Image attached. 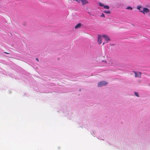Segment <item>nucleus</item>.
I'll return each instance as SVG.
<instances>
[{
	"instance_id": "1",
	"label": "nucleus",
	"mask_w": 150,
	"mask_h": 150,
	"mask_svg": "<svg viewBox=\"0 0 150 150\" xmlns=\"http://www.w3.org/2000/svg\"><path fill=\"white\" fill-rule=\"evenodd\" d=\"M108 84V82L107 81H102L98 83L97 87H101L103 86L107 85Z\"/></svg>"
},
{
	"instance_id": "2",
	"label": "nucleus",
	"mask_w": 150,
	"mask_h": 150,
	"mask_svg": "<svg viewBox=\"0 0 150 150\" xmlns=\"http://www.w3.org/2000/svg\"><path fill=\"white\" fill-rule=\"evenodd\" d=\"M139 12L142 13L144 14L150 12V10L149 9L146 7H144L142 8V10L139 11Z\"/></svg>"
},
{
	"instance_id": "3",
	"label": "nucleus",
	"mask_w": 150,
	"mask_h": 150,
	"mask_svg": "<svg viewBox=\"0 0 150 150\" xmlns=\"http://www.w3.org/2000/svg\"><path fill=\"white\" fill-rule=\"evenodd\" d=\"M133 73L134 74V77L135 78H141L142 73L138 71H133Z\"/></svg>"
},
{
	"instance_id": "4",
	"label": "nucleus",
	"mask_w": 150,
	"mask_h": 150,
	"mask_svg": "<svg viewBox=\"0 0 150 150\" xmlns=\"http://www.w3.org/2000/svg\"><path fill=\"white\" fill-rule=\"evenodd\" d=\"M103 38L104 39L105 42H103V44H104L105 43H108L109 41L110 40V39L109 37L107 35L105 34L103 35Z\"/></svg>"
},
{
	"instance_id": "5",
	"label": "nucleus",
	"mask_w": 150,
	"mask_h": 150,
	"mask_svg": "<svg viewBox=\"0 0 150 150\" xmlns=\"http://www.w3.org/2000/svg\"><path fill=\"white\" fill-rule=\"evenodd\" d=\"M103 35H98V42L99 44H101L102 42Z\"/></svg>"
},
{
	"instance_id": "6",
	"label": "nucleus",
	"mask_w": 150,
	"mask_h": 150,
	"mask_svg": "<svg viewBox=\"0 0 150 150\" xmlns=\"http://www.w3.org/2000/svg\"><path fill=\"white\" fill-rule=\"evenodd\" d=\"M101 62H103L105 64H108L109 66L111 65L112 64V63L110 62H108V61H107L105 60H102Z\"/></svg>"
},
{
	"instance_id": "7",
	"label": "nucleus",
	"mask_w": 150,
	"mask_h": 150,
	"mask_svg": "<svg viewBox=\"0 0 150 150\" xmlns=\"http://www.w3.org/2000/svg\"><path fill=\"white\" fill-rule=\"evenodd\" d=\"M81 1L83 5H84L88 3V1L87 0H81Z\"/></svg>"
},
{
	"instance_id": "8",
	"label": "nucleus",
	"mask_w": 150,
	"mask_h": 150,
	"mask_svg": "<svg viewBox=\"0 0 150 150\" xmlns=\"http://www.w3.org/2000/svg\"><path fill=\"white\" fill-rule=\"evenodd\" d=\"M82 24L81 23H79L77 24L75 27V28L76 29L80 28Z\"/></svg>"
},
{
	"instance_id": "9",
	"label": "nucleus",
	"mask_w": 150,
	"mask_h": 150,
	"mask_svg": "<svg viewBox=\"0 0 150 150\" xmlns=\"http://www.w3.org/2000/svg\"><path fill=\"white\" fill-rule=\"evenodd\" d=\"M143 8V7H142L141 6H137V9L139 10V11L142 10V8Z\"/></svg>"
},
{
	"instance_id": "10",
	"label": "nucleus",
	"mask_w": 150,
	"mask_h": 150,
	"mask_svg": "<svg viewBox=\"0 0 150 150\" xmlns=\"http://www.w3.org/2000/svg\"><path fill=\"white\" fill-rule=\"evenodd\" d=\"M134 94L135 95V96H137V97H139V94L138 92H134Z\"/></svg>"
},
{
	"instance_id": "11",
	"label": "nucleus",
	"mask_w": 150,
	"mask_h": 150,
	"mask_svg": "<svg viewBox=\"0 0 150 150\" xmlns=\"http://www.w3.org/2000/svg\"><path fill=\"white\" fill-rule=\"evenodd\" d=\"M104 7L106 9H109V6L107 5L104 6Z\"/></svg>"
},
{
	"instance_id": "12",
	"label": "nucleus",
	"mask_w": 150,
	"mask_h": 150,
	"mask_svg": "<svg viewBox=\"0 0 150 150\" xmlns=\"http://www.w3.org/2000/svg\"><path fill=\"white\" fill-rule=\"evenodd\" d=\"M105 13H110V11H104V12Z\"/></svg>"
},
{
	"instance_id": "13",
	"label": "nucleus",
	"mask_w": 150,
	"mask_h": 150,
	"mask_svg": "<svg viewBox=\"0 0 150 150\" xmlns=\"http://www.w3.org/2000/svg\"><path fill=\"white\" fill-rule=\"evenodd\" d=\"M126 9H130V10H132V7H130V6H128V7H127L126 8Z\"/></svg>"
},
{
	"instance_id": "14",
	"label": "nucleus",
	"mask_w": 150,
	"mask_h": 150,
	"mask_svg": "<svg viewBox=\"0 0 150 150\" xmlns=\"http://www.w3.org/2000/svg\"><path fill=\"white\" fill-rule=\"evenodd\" d=\"M99 4L100 6H104L103 4L100 3H99Z\"/></svg>"
},
{
	"instance_id": "15",
	"label": "nucleus",
	"mask_w": 150,
	"mask_h": 150,
	"mask_svg": "<svg viewBox=\"0 0 150 150\" xmlns=\"http://www.w3.org/2000/svg\"><path fill=\"white\" fill-rule=\"evenodd\" d=\"M101 17H105V16L103 14H102L100 16Z\"/></svg>"
},
{
	"instance_id": "16",
	"label": "nucleus",
	"mask_w": 150,
	"mask_h": 150,
	"mask_svg": "<svg viewBox=\"0 0 150 150\" xmlns=\"http://www.w3.org/2000/svg\"><path fill=\"white\" fill-rule=\"evenodd\" d=\"M36 60L37 61H39V60L38 59V58H37L36 59Z\"/></svg>"
},
{
	"instance_id": "17",
	"label": "nucleus",
	"mask_w": 150,
	"mask_h": 150,
	"mask_svg": "<svg viewBox=\"0 0 150 150\" xmlns=\"http://www.w3.org/2000/svg\"><path fill=\"white\" fill-rule=\"evenodd\" d=\"M148 16L150 17V13L148 14Z\"/></svg>"
},
{
	"instance_id": "18",
	"label": "nucleus",
	"mask_w": 150,
	"mask_h": 150,
	"mask_svg": "<svg viewBox=\"0 0 150 150\" xmlns=\"http://www.w3.org/2000/svg\"><path fill=\"white\" fill-rule=\"evenodd\" d=\"M4 52L5 53H6V54H9L8 53H7V52Z\"/></svg>"
}]
</instances>
